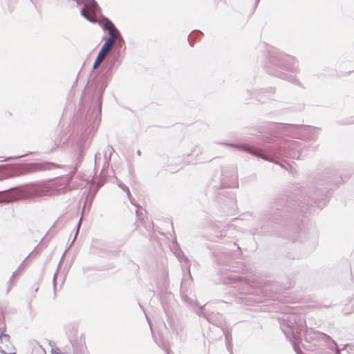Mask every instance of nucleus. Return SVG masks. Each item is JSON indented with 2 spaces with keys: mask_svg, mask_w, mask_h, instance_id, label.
I'll return each mask as SVG.
<instances>
[{
  "mask_svg": "<svg viewBox=\"0 0 354 354\" xmlns=\"http://www.w3.org/2000/svg\"><path fill=\"white\" fill-rule=\"evenodd\" d=\"M103 26L105 30L109 31L110 37L106 40L100 51L107 55L119 37V32L113 24L108 19L104 21Z\"/></svg>",
  "mask_w": 354,
  "mask_h": 354,
  "instance_id": "obj_1",
  "label": "nucleus"
},
{
  "mask_svg": "<svg viewBox=\"0 0 354 354\" xmlns=\"http://www.w3.org/2000/svg\"><path fill=\"white\" fill-rule=\"evenodd\" d=\"M99 10L100 8L95 0H85L81 14L88 20L95 21V14Z\"/></svg>",
  "mask_w": 354,
  "mask_h": 354,
  "instance_id": "obj_2",
  "label": "nucleus"
},
{
  "mask_svg": "<svg viewBox=\"0 0 354 354\" xmlns=\"http://www.w3.org/2000/svg\"><path fill=\"white\" fill-rule=\"evenodd\" d=\"M10 337L8 335H0V342L3 343V342H9Z\"/></svg>",
  "mask_w": 354,
  "mask_h": 354,
  "instance_id": "obj_3",
  "label": "nucleus"
},
{
  "mask_svg": "<svg viewBox=\"0 0 354 354\" xmlns=\"http://www.w3.org/2000/svg\"><path fill=\"white\" fill-rule=\"evenodd\" d=\"M106 53L100 51L97 58L99 59V60H101L102 62L104 59V58L106 57Z\"/></svg>",
  "mask_w": 354,
  "mask_h": 354,
  "instance_id": "obj_4",
  "label": "nucleus"
},
{
  "mask_svg": "<svg viewBox=\"0 0 354 354\" xmlns=\"http://www.w3.org/2000/svg\"><path fill=\"white\" fill-rule=\"evenodd\" d=\"M102 62L101 60H99V59L97 58L94 63L93 68L96 69L97 68H98V66L101 64Z\"/></svg>",
  "mask_w": 354,
  "mask_h": 354,
  "instance_id": "obj_5",
  "label": "nucleus"
},
{
  "mask_svg": "<svg viewBox=\"0 0 354 354\" xmlns=\"http://www.w3.org/2000/svg\"><path fill=\"white\" fill-rule=\"evenodd\" d=\"M248 151L250 153L254 154L255 156H261L260 153L259 151H253L251 149H248Z\"/></svg>",
  "mask_w": 354,
  "mask_h": 354,
  "instance_id": "obj_6",
  "label": "nucleus"
}]
</instances>
